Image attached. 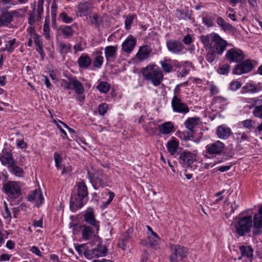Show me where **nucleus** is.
Here are the masks:
<instances>
[{"instance_id": "nucleus-21", "label": "nucleus", "mask_w": 262, "mask_h": 262, "mask_svg": "<svg viewBox=\"0 0 262 262\" xmlns=\"http://www.w3.org/2000/svg\"><path fill=\"white\" fill-rule=\"evenodd\" d=\"M27 200L29 202L35 201L36 206L39 207L42 203L43 198L40 191L38 189H35L28 194Z\"/></svg>"}, {"instance_id": "nucleus-57", "label": "nucleus", "mask_w": 262, "mask_h": 262, "mask_svg": "<svg viewBox=\"0 0 262 262\" xmlns=\"http://www.w3.org/2000/svg\"><path fill=\"white\" fill-rule=\"evenodd\" d=\"M89 16L90 17L91 24L94 25L96 27L99 26L100 24L99 23V17L96 13L94 14L92 16L90 15Z\"/></svg>"}, {"instance_id": "nucleus-48", "label": "nucleus", "mask_w": 262, "mask_h": 262, "mask_svg": "<svg viewBox=\"0 0 262 262\" xmlns=\"http://www.w3.org/2000/svg\"><path fill=\"white\" fill-rule=\"evenodd\" d=\"M59 17L62 21L66 24L71 23L74 20L73 17L69 16L68 13L66 12L60 13L59 14Z\"/></svg>"}, {"instance_id": "nucleus-62", "label": "nucleus", "mask_w": 262, "mask_h": 262, "mask_svg": "<svg viewBox=\"0 0 262 262\" xmlns=\"http://www.w3.org/2000/svg\"><path fill=\"white\" fill-rule=\"evenodd\" d=\"M57 6L55 2H53L51 6V16L55 19L57 14Z\"/></svg>"}, {"instance_id": "nucleus-43", "label": "nucleus", "mask_w": 262, "mask_h": 262, "mask_svg": "<svg viewBox=\"0 0 262 262\" xmlns=\"http://www.w3.org/2000/svg\"><path fill=\"white\" fill-rule=\"evenodd\" d=\"M34 41L36 46L37 51L42 55L43 53V45L41 39L38 35H34Z\"/></svg>"}, {"instance_id": "nucleus-8", "label": "nucleus", "mask_w": 262, "mask_h": 262, "mask_svg": "<svg viewBox=\"0 0 262 262\" xmlns=\"http://www.w3.org/2000/svg\"><path fill=\"white\" fill-rule=\"evenodd\" d=\"M225 148L224 143L217 140L210 143L206 146V152L209 155L216 156L220 155L224 151Z\"/></svg>"}, {"instance_id": "nucleus-52", "label": "nucleus", "mask_w": 262, "mask_h": 262, "mask_svg": "<svg viewBox=\"0 0 262 262\" xmlns=\"http://www.w3.org/2000/svg\"><path fill=\"white\" fill-rule=\"evenodd\" d=\"M16 41V39L15 38H14L13 39L6 41L5 50L7 51L10 53H11L16 47H15Z\"/></svg>"}, {"instance_id": "nucleus-42", "label": "nucleus", "mask_w": 262, "mask_h": 262, "mask_svg": "<svg viewBox=\"0 0 262 262\" xmlns=\"http://www.w3.org/2000/svg\"><path fill=\"white\" fill-rule=\"evenodd\" d=\"M207 50V54L205 56L206 59L210 63L214 62L217 59V53L214 50L211 48L206 49Z\"/></svg>"}, {"instance_id": "nucleus-30", "label": "nucleus", "mask_w": 262, "mask_h": 262, "mask_svg": "<svg viewBox=\"0 0 262 262\" xmlns=\"http://www.w3.org/2000/svg\"><path fill=\"white\" fill-rule=\"evenodd\" d=\"M148 244L152 248L157 249L159 247L160 237L155 232H150L148 235Z\"/></svg>"}, {"instance_id": "nucleus-1", "label": "nucleus", "mask_w": 262, "mask_h": 262, "mask_svg": "<svg viewBox=\"0 0 262 262\" xmlns=\"http://www.w3.org/2000/svg\"><path fill=\"white\" fill-rule=\"evenodd\" d=\"M200 39L206 49L211 48L219 55H222L227 46V41L215 33L201 35Z\"/></svg>"}, {"instance_id": "nucleus-35", "label": "nucleus", "mask_w": 262, "mask_h": 262, "mask_svg": "<svg viewBox=\"0 0 262 262\" xmlns=\"http://www.w3.org/2000/svg\"><path fill=\"white\" fill-rule=\"evenodd\" d=\"M81 228L82 236L85 240H89L95 236V232L90 227L83 225Z\"/></svg>"}, {"instance_id": "nucleus-24", "label": "nucleus", "mask_w": 262, "mask_h": 262, "mask_svg": "<svg viewBox=\"0 0 262 262\" xmlns=\"http://www.w3.org/2000/svg\"><path fill=\"white\" fill-rule=\"evenodd\" d=\"M179 146V141L174 137H172L166 145L168 151L172 156H174L177 153Z\"/></svg>"}, {"instance_id": "nucleus-55", "label": "nucleus", "mask_w": 262, "mask_h": 262, "mask_svg": "<svg viewBox=\"0 0 262 262\" xmlns=\"http://www.w3.org/2000/svg\"><path fill=\"white\" fill-rule=\"evenodd\" d=\"M242 86V83L237 80H233L230 83V89L233 91H236Z\"/></svg>"}, {"instance_id": "nucleus-51", "label": "nucleus", "mask_w": 262, "mask_h": 262, "mask_svg": "<svg viewBox=\"0 0 262 262\" xmlns=\"http://www.w3.org/2000/svg\"><path fill=\"white\" fill-rule=\"evenodd\" d=\"M43 35L46 39H50L51 38L50 33V27H49V20H47V17H46L45 23L43 25Z\"/></svg>"}, {"instance_id": "nucleus-10", "label": "nucleus", "mask_w": 262, "mask_h": 262, "mask_svg": "<svg viewBox=\"0 0 262 262\" xmlns=\"http://www.w3.org/2000/svg\"><path fill=\"white\" fill-rule=\"evenodd\" d=\"M225 57L230 62H240L245 58V54L243 52L236 48L228 50Z\"/></svg>"}, {"instance_id": "nucleus-41", "label": "nucleus", "mask_w": 262, "mask_h": 262, "mask_svg": "<svg viewBox=\"0 0 262 262\" xmlns=\"http://www.w3.org/2000/svg\"><path fill=\"white\" fill-rule=\"evenodd\" d=\"M60 32L64 38H68L72 37L74 33L72 27L70 26H64L61 28Z\"/></svg>"}, {"instance_id": "nucleus-27", "label": "nucleus", "mask_w": 262, "mask_h": 262, "mask_svg": "<svg viewBox=\"0 0 262 262\" xmlns=\"http://www.w3.org/2000/svg\"><path fill=\"white\" fill-rule=\"evenodd\" d=\"M93 55L94 56L93 66L96 68H100L103 64L104 60L102 51L96 50L93 52Z\"/></svg>"}, {"instance_id": "nucleus-7", "label": "nucleus", "mask_w": 262, "mask_h": 262, "mask_svg": "<svg viewBox=\"0 0 262 262\" xmlns=\"http://www.w3.org/2000/svg\"><path fill=\"white\" fill-rule=\"evenodd\" d=\"M93 9L92 3L88 1L80 2L77 4L76 15L77 17H87L91 14Z\"/></svg>"}, {"instance_id": "nucleus-47", "label": "nucleus", "mask_w": 262, "mask_h": 262, "mask_svg": "<svg viewBox=\"0 0 262 262\" xmlns=\"http://www.w3.org/2000/svg\"><path fill=\"white\" fill-rule=\"evenodd\" d=\"M44 0H38L37 9V20H40L41 19V14L43 11V5Z\"/></svg>"}, {"instance_id": "nucleus-53", "label": "nucleus", "mask_w": 262, "mask_h": 262, "mask_svg": "<svg viewBox=\"0 0 262 262\" xmlns=\"http://www.w3.org/2000/svg\"><path fill=\"white\" fill-rule=\"evenodd\" d=\"M203 23L207 27H211L214 25L213 20L211 16L209 15H206L203 17Z\"/></svg>"}, {"instance_id": "nucleus-6", "label": "nucleus", "mask_w": 262, "mask_h": 262, "mask_svg": "<svg viewBox=\"0 0 262 262\" xmlns=\"http://www.w3.org/2000/svg\"><path fill=\"white\" fill-rule=\"evenodd\" d=\"M254 68L251 60L247 59L235 64L232 71L233 75H241L251 71Z\"/></svg>"}, {"instance_id": "nucleus-31", "label": "nucleus", "mask_w": 262, "mask_h": 262, "mask_svg": "<svg viewBox=\"0 0 262 262\" xmlns=\"http://www.w3.org/2000/svg\"><path fill=\"white\" fill-rule=\"evenodd\" d=\"M176 16L179 19L189 20L191 18L192 12L188 9L186 10L177 9L175 13Z\"/></svg>"}, {"instance_id": "nucleus-64", "label": "nucleus", "mask_w": 262, "mask_h": 262, "mask_svg": "<svg viewBox=\"0 0 262 262\" xmlns=\"http://www.w3.org/2000/svg\"><path fill=\"white\" fill-rule=\"evenodd\" d=\"M16 145L17 147L21 149L26 148L27 147V144L24 142L23 139H17L16 141Z\"/></svg>"}, {"instance_id": "nucleus-29", "label": "nucleus", "mask_w": 262, "mask_h": 262, "mask_svg": "<svg viewBox=\"0 0 262 262\" xmlns=\"http://www.w3.org/2000/svg\"><path fill=\"white\" fill-rule=\"evenodd\" d=\"M159 129L163 135L169 134L174 132V125L171 122H166L159 125Z\"/></svg>"}, {"instance_id": "nucleus-20", "label": "nucleus", "mask_w": 262, "mask_h": 262, "mask_svg": "<svg viewBox=\"0 0 262 262\" xmlns=\"http://www.w3.org/2000/svg\"><path fill=\"white\" fill-rule=\"evenodd\" d=\"M0 161L2 165H7L8 168L15 162L11 151L7 150H3L0 154Z\"/></svg>"}, {"instance_id": "nucleus-12", "label": "nucleus", "mask_w": 262, "mask_h": 262, "mask_svg": "<svg viewBox=\"0 0 262 262\" xmlns=\"http://www.w3.org/2000/svg\"><path fill=\"white\" fill-rule=\"evenodd\" d=\"M160 64L163 72L165 73H169L180 67L179 62L176 60H172L170 58H164L160 61Z\"/></svg>"}, {"instance_id": "nucleus-28", "label": "nucleus", "mask_w": 262, "mask_h": 262, "mask_svg": "<svg viewBox=\"0 0 262 262\" xmlns=\"http://www.w3.org/2000/svg\"><path fill=\"white\" fill-rule=\"evenodd\" d=\"M71 84L72 89L74 90L77 95H81L84 93V89L82 83L76 78H71Z\"/></svg>"}, {"instance_id": "nucleus-36", "label": "nucleus", "mask_w": 262, "mask_h": 262, "mask_svg": "<svg viewBox=\"0 0 262 262\" xmlns=\"http://www.w3.org/2000/svg\"><path fill=\"white\" fill-rule=\"evenodd\" d=\"M88 177L91 181L95 182L102 187L107 185L101 179H100L95 176V173H94L92 169V170H88Z\"/></svg>"}, {"instance_id": "nucleus-37", "label": "nucleus", "mask_w": 262, "mask_h": 262, "mask_svg": "<svg viewBox=\"0 0 262 262\" xmlns=\"http://www.w3.org/2000/svg\"><path fill=\"white\" fill-rule=\"evenodd\" d=\"M107 248L106 247L99 245L93 249L94 258L105 256L107 254Z\"/></svg>"}, {"instance_id": "nucleus-56", "label": "nucleus", "mask_w": 262, "mask_h": 262, "mask_svg": "<svg viewBox=\"0 0 262 262\" xmlns=\"http://www.w3.org/2000/svg\"><path fill=\"white\" fill-rule=\"evenodd\" d=\"M108 105L106 103H103L100 104L98 106V111L100 115H104L106 113L108 109Z\"/></svg>"}, {"instance_id": "nucleus-60", "label": "nucleus", "mask_w": 262, "mask_h": 262, "mask_svg": "<svg viewBox=\"0 0 262 262\" xmlns=\"http://www.w3.org/2000/svg\"><path fill=\"white\" fill-rule=\"evenodd\" d=\"M61 86L66 90H72V84H71V78L69 79V81L65 79L61 81Z\"/></svg>"}, {"instance_id": "nucleus-38", "label": "nucleus", "mask_w": 262, "mask_h": 262, "mask_svg": "<svg viewBox=\"0 0 262 262\" xmlns=\"http://www.w3.org/2000/svg\"><path fill=\"white\" fill-rule=\"evenodd\" d=\"M88 189L86 185L83 181H81L77 184V195L85 198L88 195Z\"/></svg>"}, {"instance_id": "nucleus-26", "label": "nucleus", "mask_w": 262, "mask_h": 262, "mask_svg": "<svg viewBox=\"0 0 262 262\" xmlns=\"http://www.w3.org/2000/svg\"><path fill=\"white\" fill-rule=\"evenodd\" d=\"M79 67L80 68L87 69L92 64L91 58L87 54H82L77 61Z\"/></svg>"}, {"instance_id": "nucleus-54", "label": "nucleus", "mask_w": 262, "mask_h": 262, "mask_svg": "<svg viewBox=\"0 0 262 262\" xmlns=\"http://www.w3.org/2000/svg\"><path fill=\"white\" fill-rule=\"evenodd\" d=\"M240 123L244 126V127L249 129H251L253 128V125L254 123V122L252 119H246L241 121Z\"/></svg>"}, {"instance_id": "nucleus-4", "label": "nucleus", "mask_w": 262, "mask_h": 262, "mask_svg": "<svg viewBox=\"0 0 262 262\" xmlns=\"http://www.w3.org/2000/svg\"><path fill=\"white\" fill-rule=\"evenodd\" d=\"M170 250L171 255H170V262H178V258L181 259L186 258L189 254L188 249L182 245L178 244H170Z\"/></svg>"}, {"instance_id": "nucleus-25", "label": "nucleus", "mask_w": 262, "mask_h": 262, "mask_svg": "<svg viewBox=\"0 0 262 262\" xmlns=\"http://www.w3.org/2000/svg\"><path fill=\"white\" fill-rule=\"evenodd\" d=\"M72 46L69 43H65L63 41L57 42V50L62 55H66L69 52H71Z\"/></svg>"}, {"instance_id": "nucleus-49", "label": "nucleus", "mask_w": 262, "mask_h": 262, "mask_svg": "<svg viewBox=\"0 0 262 262\" xmlns=\"http://www.w3.org/2000/svg\"><path fill=\"white\" fill-rule=\"evenodd\" d=\"M255 84L252 82H247L242 88L244 93H255Z\"/></svg>"}, {"instance_id": "nucleus-50", "label": "nucleus", "mask_w": 262, "mask_h": 262, "mask_svg": "<svg viewBox=\"0 0 262 262\" xmlns=\"http://www.w3.org/2000/svg\"><path fill=\"white\" fill-rule=\"evenodd\" d=\"M28 10V7H25L17 10H13L12 11H9V12L11 13V15L12 18L13 17H15L16 18L21 17L23 16L21 12H26Z\"/></svg>"}, {"instance_id": "nucleus-61", "label": "nucleus", "mask_w": 262, "mask_h": 262, "mask_svg": "<svg viewBox=\"0 0 262 262\" xmlns=\"http://www.w3.org/2000/svg\"><path fill=\"white\" fill-rule=\"evenodd\" d=\"M212 101L214 103H224L227 101V99L222 96H216L213 98Z\"/></svg>"}, {"instance_id": "nucleus-5", "label": "nucleus", "mask_w": 262, "mask_h": 262, "mask_svg": "<svg viewBox=\"0 0 262 262\" xmlns=\"http://www.w3.org/2000/svg\"><path fill=\"white\" fill-rule=\"evenodd\" d=\"M3 188L5 193L11 199H16L21 194V187L17 182H8L4 185Z\"/></svg>"}, {"instance_id": "nucleus-13", "label": "nucleus", "mask_w": 262, "mask_h": 262, "mask_svg": "<svg viewBox=\"0 0 262 262\" xmlns=\"http://www.w3.org/2000/svg\"><path fill=\"white\" fill-rule=\"evenodd\" d=\"M247 102L251 103L250 108L254 107L253 115L256 118L262 119V99L257 97L249 99Z\"/></svg>"}, {"instance_id": "nucleus-9", "label": "nucleus", "mask_w": 262, "mask_h": 262, "mask_svg": "<svg viewBox=\"0 0 262 262\" xmlns=\"http://www.w3.org/2000/svg\"><path fill=\"white\" fill-rule=\"evenodd\" d=\"M171 104L172 110L175 113L185 114L189 112V108L187 104L183 102L178 96H173Z\"/></svg>"}, {"instance_id": "nucleus-59", "label": "nucleus", "mask_w": 262, "mask_h": 262, "mask_svg": "<svg viewBox=\"0 0 262 262\" xmlns=\"http://www.w3.org/2000/svg\"><path fill=\"white\" fill-rule=\"evenodd\" d=\"M87 246L85 244L79 245L76 247V250L78 252L79 255H84L85 253Z\"/></svg>"}, {"instance_id": "nucleus-44", "label": "nucleus", "mask_w": 262, "mask_h": 262, "mask_svg": "<svg viewBox=\"0 0 262 262\" xmlns=\"http://www.w3.org/2000/svg\"><path fill=\"white\" fill-rule=\"evenodd\" d=\"M97 89L100 93L106 94L109 91L110 85L107 82L100 81L97 86Z\"/></svg>"}, {"instance_id": "nucleus-23", "label": "nucleus", "mask_w": 262, "mask_h": 262, "mask_svg": "<svg viewBox=\"0 0 262 262\" xmlns=\"http://www.w3.org/2000/svg\"><path fill=\"white\" fill-rule=\"evenodd\" d=\"M217 137L222 139H226L229 138L232 133L231 129L226 125L219 126L216 131Z\"/></svg>"}, {"instance_id": "nucleus-45", "label": "nucleus", "mask_w": 262, "mask_h": 262, "mask_svg": "<svg viewBox=\"0 0 262 262\" xmlns=\"http://www.w3.org/2000/svg\"><path fill=\"white\" fill-rule=\"evenodd\" d=\"M231 67L229 64H220L217 69V72L221 75H227L230 72Z\"/></svg>"}, {"instance_id": "nucleus-3", "label": "nucleus", "mask_w": 262, "mask_h": 262, "mask_svg": "<svg viewBox=\"0 0 262 262\" xmlns=\"http://www.w3.org/2000/svg\"><path fill=\"white\" fill-rule=\"evenodd\" d=\"M144 78L151 81L155 86L159 85L162 81L163 75L160 68L155 64L148 65L143 70Z\"/></svg>"}, {"instance_id": "nucleus-22", "label": "nucleus", "mask_w": 262, "mask_h": 262, "mask_svg": "<svg viewBox=\"0 0 262 262\" xmlns=\"http://www.w3.org/2000/svg\"><path fill=\"white\" fill-rule=\"evenodd\" d=\"M84 219L85 222L95 228L97 233L99 230V222L96 220L94 213L91 211L86 212L84 214Z\"/></svg>"}, {"instance_id": "nucleus-2", "label": "nucleus", "mask_w": 262, "mask_h": 262, "mask_svg": "<svg viewBox=\"0 0 262 262\" xmlns=\"http://www.w3.org/2000/svg\"><path fill=\"white\" fill-rule=\"evenodd\" d=\"M235 231L239 236H244L250 232L253 226L252 215H242L233 223Z\"/></svg>"}, {"instance_id": "nucleus-39", "label": "nucleus", "mask_w": 262, "mask_h": 262, "mask_svg": "<svg viewBox=\"0 0 262 262\" xmlns=\"http://www.w3.org/2000/svg\"><path fill=\"white\" fill-rule=\"evenodd\" d=\"M0 20L4 26H7L13 20L11 13L9 11L2 12L0 15Z\"/></svg>"}, {"instance_id": "nucleus-58", "label": "nucleus", "mask_w": 262, "mask_h": 262, "mask_svg": "<svg viewBox=\"0 0 262 262\" xmlns=\"http://www.w3.org/2000/svg\"><path fill=\"white\" fill-rule=\"evenodd\" d=\"M54 160L55 163V165L57 169L61 168V164L62 162V158L60 156L57 152L54 154Z\"/></svg>"}, {"instance_id": "nucleus-17", "label": "nucleus", "mask_w": 262, "mask_h": 262, "mask_svg": "<svg viewBox=\"0 0 262 262\" xmlns=\"http://www.w3.org/2000/svg\"><path fill=\"white\" fill-rule=\"evenodd\" d=\"M241 255L238 257V259L241 260L243 258L245 260H249L252 262L253 256V249L250 246H241L239 247Z\"/></svg>"}, {"instance_id": "nucleus-16", "label": "nucleus", "mask_w": 262, "mask_h": 262, "mask_svg": "<svg viewBox=\"0 0 262 262\" xmlns=\"http://www.w3.org/2000/svg\"><path fill=\"white\" fill-rule=\"evenodd\" d=\"M136 38L132 35H129L122 44V50L127 53H130L136 47Z\"/></svg>"}, {"instance_id": "nucleus-63", "label": "nucleus", "mask_w": 262, "mask_h": 262, "mask_svg": "<svg viewBox=\"0 0 262 262\" xmlns=\"http://www.w3.org/2000/svg\"><path fill=\"white\" fill-rule=\"evenodd\" d=\"M235 134L237 136V139L239 142L248 141L249 140L248 136L245 133H236Z\"/></svg>"}, {"instance_id": "nucleus-14", "label": "nucleus", "mask_w": 262, "mask_h": 262, "mask_svg": "<svg viewBox=\"0 0 262 262\" xmlns=\"http://www.w3.org/2000/svg\"><path fill=\"white\" fill-rule=\"evenodd\" d=\"M195 158V154L187 150H183L180 154L179 161L180 163L184 164L185 166H189L193 163Z\"/></svg>"}, {"instance_id": "nucleus-11", "label": "nucleus", "mask_w": 262, "mask_h": 262, "mask_svg": "<svg viewBox=\"0 0 262 262\" xmlns=\"http://www.w3.org/2000/svg\"><path fill=\"white\" fill-rule=\"evenodd\" d=\"M166 46L169 52L176 54H184L186 50L181 42L174 39L168 40Z\"/></svg>"}, {"instance_id": "nucleus-34", "label": "nucleus", "mask_w": 262, "mask_h": 262, "mask_svg": "<svg viewBox=\"0 0 262 262\" xmlns=\"http://www.w3.org/2000/svg\"><path fill=\"white\" fill-rule=\"evenodd\" d=\"M200 118L199 117H192L188 118L185 122V127L190 131H193L194 128L199 124Z\"/></svg>"}, {"instance_id": "nucleus-33", "label": "nucleus", "mask_w": 262, "mask_h": 262, "mask_svg": "<svg viewBox=\"0 0 262 262\" xmlns=\"http://www.w3.org/2000/svg\"><path fill=\"white\" fill-rule=\"evenodd\" d=\"M253 226L255 228H262V206L259 207L258 213H255L254 215Z\"/></svg>"}, {"instance_id": "nucleus-19", "label": "nucleus", "mask_w": 262, "mask_h": 262, "mask_svg": "<svg viewBox=\"0 0 262 262\" xmlns=\"http://www.w3.org/2000/svg\"><path fill=\"white\" fill-rule=\"evenodd\" d=\"M84 203V198L78 196V195L76 194L71 195L70 206L73 211L81 208Z\"/></svg>"}, {"instance_id": "nucleus-15", "label": "nucleus", "mask_w": 262, "mask_h": 262, "mask_svg": "<svg viewBox=\"0 0 262 262\" xmlns=\"http://www.w3.org/2000/svg\"><path fill=\"white\" fill-rule=\"evenodd\" d=\"M152 49L148 45H144L139 48L136 57L139 61H144L148 59L150 56Z\"/></svg>"}, {"instance_id": "nucleus-18", "label": "nucleus", "mask_w": 262, "mask_h": 262, "mask_svg": "<svg viewBox=\"0 0 262 262\" xmlns=\"http://www.w3.org/2000/svg\"><path fill=\"white\" fill-rule=\"evenodd\" d=\"M117 50V46H108L104 48V55L107 62H113L115 61Z\"/></svg>"}, {"instance_id": "nucleus-32", "label": "nucleus", "mask_w": 262, "mask_h": 262, "mask_svg": "<svg viewBox=\"0 0 262 262\" xmlns=\"http://www.w3.org/2000/svg\"><path fill=\"white\" fill-rule=\"evenodd\" d=\"M216 23L221 29L225 32H231L234 30V27L230 24L226 23L222 17L219 16L217 18Z\"/></svg>"}, {"instance_id": "nucleus-40", "label": "nucleus", "mask_w": 262, "mask_h": 262, "mask_svg": "<svg viewBox=\"0 0 262 262\" xmlns=\"http://www.w3.org/2000/svg\"><path fill=\"white\" fill-rule=\"evenodd\" d=\"M8 169L10 173L16 177H21L23 176L24 171L23 169L21 167L16 165L15 162L11 166H10L8 168Z\"/></svg>"}, {"instance_id": "nucleus-46", "label": "nucleus", "mask_w": 262, "mask_h": 262, "mask_svg": "<svg viewBox=\"0 0 262 262\" xmlns=\"http://www.w3.org/2000/svg\"><path fill=\"white\" fill-rule=\"evenodd\" d=\"M136 17V15L134 14H129L125 17V28L126 30H129L131 28L132 24Z\"/></svg>"}]
</instances>
